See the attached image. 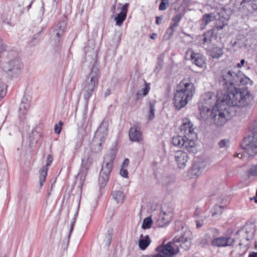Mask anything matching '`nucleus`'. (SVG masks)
Here are the masks:
<instances>
[{
  "mask_svg": "<svg viewBox=\"0 0 257 257\" xmlns=\"http://www.w3.org/2000/svg\"><path fill=\"white\" fill-rule=\"evenodd\" d=\"M215 231V229H212L209 230V232L207 233L201 239L200 242L203 244H208L209 243L212 245V241L214 238L213 233Z\"/></svg>",
  "mask_w": 257,
  "mask_h": 257,
  "instance_id": "bb28decb",
  "label": "nucleus"
},
{
  "mask_svg": "<svg viewBox=\"0 0 257 257\" xmlns=\"http://www.w3.org/2000/svg\"><path fill=\"white\" fill-rule=\"evenodd\" d=\"M213 35V32L212 31H208L206 33H205L203 36L202 43V44L204 45L206 44H209L212 41V38Z\"/></svg>",
  "mask_w": 257,
  "mask_h": 257,
  "instance_id": "c756f323",
  "label": "nucleus"
},
{
  "mask_svg": "<svg viewBox=\"0 0 257 257\" xmlns=\"http://www.w3.org/2000/svg\"><path fill=\"white\" fill-rule=\"evenodd\" d=\"M128 7V4H125L121 7V11L120 13L124 14L126 15Z\"/></svg>",
  "mask_w": 257,
  "mask_h": 257,
  "instance_id": "a18cd8bd",
  "label": "nucleus"
},
{
  "mask_svg": "<svg viewBox=\"0 0 257 257\" xmlns=\"http://www.w3.org/2000/svg\"><path fill=\"white\" fill-rule=\"evenodd\" d=\"M216 97L213 95L212 92H208L205 93L202 96L203 104L200 106V112L202 114L205 112L210 111V108L214 103L219 102V100L216 101Z\"/></svg>",
  "mask_w": 257,
  "mask_h": 257,
  "instance_id": "ddd939ff",
  "label": "nucleus"
},
{
  "mask_svg": "<svg viewBox=\"0 0 257 257\" xmlns=\"http://www.w3.org/2000/svg\"><path fill=\"white\" fill-rule=\"evenodd\" d=\"M190 57L192 60L193 63H194L196 66L200 68H203L205 65V63L204 58L200 54L192 52Z\"/></svg>",
  "mask_w": 257,
  "mask_h": 257,
  "instance_id": "4be33fe9",
  "label": "nucleus"
},
{
  "mask_svg": "<svg viewBox=\"0 0 257 257\" xmlns=\"http://www.w3.org/2000/svg\"><path fill=\"white\" fill-rule=\"evenodd\" d=\"M227 142V141L225 140H221L219 143V147L221 148L224 147L226 146Z\"/></svg>",
  "mask_w": 257,
  "mask_h": 257,
  "instance_id": "09e8293b",
  "label": "nucleus"
},
{
  "mask_svg": "<svg viewBox=\"0 0 257 257\" xmlns=\"http://www.w3.org/2000/svg\"><path fill=\"white\" fill-rule=\"evenodd\" d=\"M53 160V158L52 155H49L47 158V164L43 167V168L40 171V176H39V184L40 187H42L43 185L44 182L45 181V179L47 176V172L48 167L51 165Z\"/></svg>",
  "mask_w": 257,
  "mask_h": 257,
  "instance_id": "dca6fc26",
  "label": "nucleus"
},
{
  "mask_svg": "<svg viewBox=\"0 0 257 257\" xmlns=\"http://www.w3.org/2000/svg\"><path fill=\"white\" fill-rule=\"evenodd\" d=\"M251 80L239 70L235 71L230 68L221 70L220 85L223 89V102L229 105H238L245 107L252 100L249 91L246 88H236L240 85L251 84Z\"/></svg>",
  "mask_w": 257,
  "mask_h": 257,
  "instance_id": "f257e3e1",
  "label": "nucleus"
},
{
  "mask_svg": "<svg viewBox=\"0 0 257 257\" xmlns=\"http://www.w3.org/2000/svg\"><path fill=\"white\" fill-rule=\"evenodd\" d=\"M54 1L56 3H57L59 1V0H54Z\"/></svg>",
  "mask_w": 257,
  "mask_h": 257,
  "instance_id": "338daca9",
  "label": "nucleus"
},
{
  "mask_svg": "<svg viewBox=\"0 0 257 257\" xmlns=\"http://www.w3.org/2000/svg\"><path fill=\"white\" fill-rule=\"evenodd\" d=\"M40 38V34L38 33L33 36V37L32 39L31 42H30V44L31 45H35V41L36 40H38Z\"/></svg>",
  "mask_w": 257,
  "mask_h": 257,
  "instance_id": "37998d69",
  "label": "nucleus"
},
{
  "mask_svg": "<svg viewBox=\"0 0 257 257\" xmlns=\"http://www.w3.org/2000/svg\"><path fill=\"white\" fill-rule=\"evenodd\" d=\"M30 103L28 100V98L24 96L20 104L19 116L20 119H23L25 118V115L30 108Z\"/></svg>",
  "mask_w": 257,
  "mask_h": 257,
  "instance_id": "a211bd4d",
  "label": "nucleus"
},
{
  "mask_svg": "<svg viewBox=\"0 0 257 257\" xmlns=\"http://www.w3.org/2000/svg\"><path fill=\"white\" fill-rule=\"evenodd\" d=\"M176 161L180 168H183L186 166L188 160V155L183 151H178L175 156Z\"/></svg>",
  "mask_w": 257,
  "mask_h": 257,
  "instance_id": "6ab92c4d",
  "label": "nucleus"
},
{
  "mask_svg": "<svg viewBox=\"0 0 257 257\" xmlns=\"http://www.w3.org/2000/svg\"><path fill=\"white\" fill-rule=\"evenodd\" d=\"M250 200H253L254 202L255 203H257V197H256V195H255V196H254L252 198H250Z\"/></svg>",
  "mask_w": 257,
  "mask_h": 257,
  "instance_id": "bf43d9fd",
  "label": "nucleus"
},
{
  "mask_svg": "<svg viewBox=\"0 0 257 257\" xmlns=\"http://www.w3.org/2000/svg\"><path fill=\"white\" fill-rule=\"evenodd\" d=\"M246 69H250V66L249 65V64L247 63H246V65H245L244 66Z\"/></svg>",
  "mask_w": 257,
  "mask_h": 257,
  "instance_id": "052dcab7",
  "label": "nucleus"
},
{
  "mask_svg": "<svg viewBox=\"0 0 257 257\" xmlns=\"http://www.w3.org/2000/svg\"><path fill=\"white\" fill-rule=\"evenodd\" d=\"M162 68V65L161 64H158L156 67V69L155 70V71H158V72L161 70Z\"/></svg>",
  "mask_w": 257,
  "mask_h": 257,
  "instance_id": "6e6d98bb",
  "label": "nucleus"
},
{
  "mask_svg": "<svg viewBox=\"0 0 257 257\" xmlns=\"http://www.w3.org/2000/svg\"><path fill=\"white\" fill-rule=\"evenodd\" d=\"M145 86L140 91L137 92L136 94L137 100H139L141 96H145L148 93L150 90V84L147 83L145 81Z\"/></svg>",
  "mask_w": 257,
  "mask_h": 257,
  "instance_id": "7c9ffc66",
  "label": "nucleus"
},
{
  "mask_svg": "<svg viewBox=\"0 0 257 257\" xmlns=\"http://www.w3.org/2000/svg\"><path fill=\"white\" fill-rule=\"evenodd\" d=\"M153 223V220L150 217H147L144 219L143 222L142 227L143 229H146L151 227Z\"/></svg>",
  "mask_w": 257,
  "mask_h": 257,
  "instance_id": "473e14b6",
  "label": "nucleus"
},
{
  "mask_svg": "<svg viewBox=\"0 0 257 257\" xmlns=\"http://www.w3.org/2000/svg\"><path fill=\"white\" fill-rule=\"evenodd\" d=\"M234 243V239L230 237H215L212 241V246L214 247H225L232 246Z\"/></svg>",
  "mask_w": 257,
  "mask_h": 257,
  "instance_id": "2eb2a0df",
  "label": "nucleus"
},
{
  "mask_svg": "<svg viewBox=\"0 0 257 257\" xmlns=\"http://www.w3.org/2000/svg\"><path fill=\"white\" fill-rule=\"evenodd\" d=\"M6 50V46L4 45L3 41L0 39V55L3 53Z\"/></svg>",
  "mask_w": 257,
  "mask_h": 257,
  "instance_id": "49530a36",
  "label": "nucleus"
},
{
  "mask_svg": "<svg viewBox=\"0 0 257 257\" xmlns=\"http://www.w3.org/2000/svg\"><path fill=\"white\" fill-rule=\"evenodd\" d=\"M180 227L181 228L182 232L186 230V233L179 237L175 236L172 241L166 244H163L158 246L155 250L156 253L142 255L141 257H172L180 252L181 249L184 250L188 249L191 245L190 238L185 235L186 234L189 233V231H187V227H184L180 221H176L175 229L179 231Z\"/></svg>",
  "mask_w": 257,
  "mask_h": 257,
  "instance_id": "f03ea898",
  "label": "nucleus"
},
{
  "mask_svg": "<svg viewBox=\"0 0 257 257\" xmlns=\"http://www.w3.org/2000/svg\"><path fill=\"white\" fill-rule=\"evenodd\" d=\"M156 102L151 101L149 103V106L148 107V111L147 113V118L148 120H151L155 117V112L156 110L155 107Z\"/></svg>",
  "mask_w": 257,
  "mask_h": 257,
  "instance_id": "cd10ccee",
  "label": "nucleus"
},
{
  "mask_svg": "<svg viewBox=\"0 0 257 257\" xmlns=\"http://www.w3.org/2000/svg\"><path fill=\"white\" fill-rule=\"evenodd\" d=\"M156 36H157V34H156V33H152V34L150 35V38H151V39L154 40V39H155V38H156Z\"/></svg>",
  "mask_w": 257,
  "mask_h": 257,
  "instance_id": "13d9d810",
  "label": "nucleus"
},
{
  "mask_svg": "<svg viewBox=\"0 0 257 257\" xmlns=\"http://www.w3.org/2000/svg\"><path fill=\"white\" fill-rule=\"evenodd\" d=\"M110 89H107L105 93H104V97H106L107 96H108L109 95H110Z\"/></svg>",
  "mask_w": 257,
  "mask_h": 257,
  "instance_id": "603ef678",
  "label": "nucleus"
},
{
  "mask_svg": "<svg viewBox=\"0 0 257 257\" xmlns=\"http://www.w3.org/2000/svg\"><path fill=\"white\" fill-rule=\"evenodd\" d=\"M241 147L248 156L254 157L257 155V133H252L251 135L244 138Z\"/></svg>",
  "mask_w": 257,
  "mask_h": 257,
  "instance_id": "1a4fd4ad",
  "label": "nucleus"
},
{
  "mask_svg": "<svg viewBox=\"0 0 257 257\" xmlns=\"http://www.w3.org/2000/svg\"><path fill=\"white\" fill-rule=\"evenodd\" d=\"M129 137L132 142H140L143 140L142 134L136 126L132 127L129 131Z\"/></svg>",
  "mask_w": 257,
  "mask_h": 257,
  "instance_id": "aec40b11",
  "label": "nucleus"
},
{
  "mask_svg": "<svg viewBox=\"0 0 257 257\" xmlns=\"http://www.w3.org/2000/svg\"><path fill=\"white\" fill-rule=\"evenodd\" d=\"M130 161L128 159L124 160L123 163L121 165V167L123 168H126L129 164Z\"/></svg>",
  "mask_w": 257,
  "mask_h": 257,
  "instance_id": "de8ad7c7",
  "label": "nucleus"
},
{
  "mask_svg": "<svg viewBox=\"0 0 257 257\" xmlns=\"http://www.w3.org/2000/svg\"><path fill=\"white\" fill-rule=\"evenodd\" d=\"M66 27V24L64 21L59 22L53 28L52 35L58 39L63 34Z\"/></svg>",
  "mask_w": 257,
  "mask_h": 257,
  "instance_id": "412c9836",
  "label": "nucleus"
},
{
  "mask_svg": "<svg viewBox=\"0 0 257 257\" xmlns=\"http://www.w3.org/2000/svg\"><path fill=\"white\" fill-rule=\"evenodd\" d=\"M173 213L171 212L162 211L157 219V223L159 227H163L168 224L172 220Z\"/></svg>",
  "mask_w": 257,
  "mask_h": 257,
  "instance_id": "f3484780",
  "label": "nucleus"
},
{
  "mask_svg": "<svg viewBox=\"0 0 257 257\" xmlns=\"http://www.w3.org/2000/svg\"><path fill=\"white\" fill-rule=\"evenodd\" d=\"M120 175L124 177L127 178L128 177V171L126 168H121L120 170Z\"/></svg>",
  "mask_w": 257,
  "mask_h": 257,
  "instance_id": "a19ab883",
  "label": "nucleus"
},
{
  "mask_svg": "<svg viewBox=\"0 0 257 257\" xmlns=\"http://www.w3.org/2000/svg\"><path fill=\"white\" fill-rule=\"evenodd\" d=\"M120 41H121L120 34L119 33H115L114 35L113 39H112L113 46L116 48L118 47V46L120 42Z\"/></svg>",
  "mask_w": 257,
  "mask_h": 257,
  "instance_id": "c9c22d12",
  "label": "nucleus"
},
{
  "mask_svg": "<svg viewBox=\"0 0 257 257\" xmlns=\"http://www.w3.org/2000/svg\"><path fill=\"white\" fill-rule=\"evenodd\" d=\"M84 118H86V112H85V113H84Z\"/></svg>",
  "mask_w": 257,
  "mask_h": 257,
  "instance_id": "69168bd1",
  "label": "nucleus"
},
{
  "mask_svg": "<svg viewBox=\"0 0 257 257\" xmlns=\"http://www.w3.org/2000/svg\"><path fill=\"white\" fill-rule=\"evenodd\" d=\"M252 238V234H251L250 236L247 235V236H246L244 238V240H245L246 241H248L250 239H251Z\"/></svg>",
  "mask_w": 257,
  "mask_h": 257,
  "instance_id": "4d7b16f0",
  "label": "nucleus"
},
{
  "mask_svg": "<svg viewBox=\"0 0 257 257\" xmlns=\"http://www.w3.org/2000/svg\"><path fill=\"white\" fill-rule=\"evenodd\" d=\"M255 195H256V197H257V189H256Z\"/></svg>",
  "mask_w": 257,
  "mask_h": 257,
  "instance_id": "774afa93",
  "label": "nucleus"
},
{
  "mask_svg": "<svg viewBox=\"0 0 257 257\" xmlns=\"http://www.w3.org/2000/svg\"><path fill=\"white\" fill-rule=\"evenodd\" d=\"M248 257H257V252H252L249 253Z\"/></svg>",
  "mask_w": 257,
  "mask_h": 257,
  "instance_id": "864d4df0",
  "label": "nucleus"
},
{
  "mask_svg": "<svg viewBox=\"0 0 257 257\" xmlns=\"http://www.w3.org/2000/svg\"><path fill=\"white\" fill-rule=\"evenodd\" d=\"M178 26V24H175L174 23H173L170 26L166 33V35H168V38L172 37Z\"/></svg>",
  "mask_w": 257,
  "mask_h": 257,
  "instance_id": "f704fd0d",
  "label": "nucleus"
},
{
  "mask_svg": "<svg viewBox=\"0 0 257 257\" xmlns=\"http://www.w3.org/2000/svg\"><path fill=\"white\" fill-rule=\"evenodd\" d=\"M255 247L256 249H257V241H256L255 243Z\"/></svg>",
  "mask_w": 257,
  "mask_h": 257,
  "instance_id": "0e129e2a",
  "label": "nucleus"
},
{
  "mask_svg": "<svg viewBox=\"0 0 257 257\" xmlns=\"http://www.w3.org/2000/svg\"><path fill=\"white\" fill-rule=\"evenodd\" d=\"M204 165L202 163H195L191 170L192 176H199L204 170Z\"/></svg>",
  "mask_w": 257,
  "mask_h": 257,
  "instance_id": "a878e982",
  "label": "nucleus"
},
{
  "mask_svg": "<svg viewBox=\"0 0 257 257\" xmlns=\"http://www.w3.org/2000/svg\"><path fill=\"white\" fill-rule=\"evenodd\" d=\"M115 159L114 153L112 151L109 154L104 157V160L102 166L100 174L109 176L112 168V163Z\"/></svg>",
  "mask_w": 257,
  "mask_h": 257,
  "instance_id": "4468645a",
  "label": "nucleus"
},
{
  "mask_svg": "<svg viewBox=\"0 0 257 257\" xmlns=\"http://www.w3.org/2000/svg\"><path fill=\"white\" fill-rule=\"evenodd\" d=\"M240 241H241V242H240L239 243V245H242V244H243V243H245V242H244V239H241V240H240Z\"/></svg>",
  "mask_w": 257,
  "mask_h": 257,
  "instance_id": "680f3d73",
  "label": "nucleus"
},
{
  "mask_svg": "<svg viewBox=\"0 0 257 257\" xmlns=\"http://www.w3.org/2000/svg\"><path fill=\"white\" fill-rule=\"evenodd\" d=\"M223 200L224 199L222 198L218 199V203L220 204V205L216 204L214 206L212 210V214L213 216L220 215L222 214L223 209L225 206V204L223 202Z\"/></svg>",
  "mask_w": 257,
  "mask_h": 257,
  "instance_id": "393cba45",
  "label": "nucleus"
},
{
  "mask_svg": "<svg viewBox=\"0 0 257 257\" xmlns=\"http://www.w3.org/2000/svg\"><path fill=\"white\" fill-rule=\"evenodd\" d=\"M181 20V16L180 14H178L176 15L172 19L173 21V23L175 24H178L179 25V23Z\"/></svg>",
  "mask_w": 257,
  "mask_h": 257,
  "instance_id": "79ce46f5",
  "label": "nucleus"
},
{
  "mask_svg": "<svg viewBox=\"0 0 257 257\" xmlns=\"http://www.w3.org/2000/svg\"><path fill=\"white\" fill-rule=\"evenodd\" d=\"M201 213V210L199 208H197L194 211V215L197 217H199Z\"/></svg>",
  "mask_w": 257,
  "mask_h": 257,
  "instance_id": "8fccbe9b",
  "label": "nucleus"
},
{
  "mask_svg": "<svg viewBox=\"0 0 257 257\" xmlns=\"http://www.w3.org/2000/svg\"><path fill=\"white\" fill-rule=\"evenodd\" d=\"M151 240L148 235L143 236V234L140 235L139 240V246L141 250H145L150 244Z\"/></svg>",
  "mask_w": 257,
  "mask_h": 257,
  "instance_id": "b1692460",
  "label": "nucleus"
},
{
  "mask_svg": "<svg viewBox=\"0 0 257 257\" xmlns=\"http://www.w3.org/2000/svg\"><path fill=\"white\" fill-rule=\"evenodd\" d=\"M78 215V212H77L75 214H74V217L73 218V220L71 222V226H70V230H69V235H68V239L70 238V236H71V233L73 230V228H74V224L76 222V218H77V216Z\"/></svg>",
  "mask_w": 257,
  "mask_h": 257,
  "instance_id": "4c0bfd02",
  "label": "nucleus"
},
{
  "mask_svg": "<svg viewBox=\"0 0 257 257\" xmlns=\"http://www.w3.org/2000/svg\"><path fill=\"white\" fill-rule=\"evenodd\" d=\"M115 5H113L112 7H111V10L112 11H114V10H115Z\"/></svg>",
  "mask_w": 257,
  "mask_h": 257,
  "instance_id": "e2e57ef3",
  "label": "nucleus"
},
{
  "mask_svg": "<svg viewBox=\"0 0 257 257\" xmlns=\"http://www.w3.org/2000/svg\"><path fill=\"white\" fill-rule=\"evenodd\" d=\"M196 227H197V228H200L202 226V225H203L202 222H201L199 220H196Z\"/></svg>",
  "mask_w": 257,
  "mask_h": 257,
  "instance_id": "3c124183",
  "label": "nucleus"
},
{
  "mask_svg": "<svg viewBox=\"0 0 257 257\" xmlns=\"http://www.w3.org/2000/svg\"><path fill=\"white\" fill-rule=\"evenodd\" d=\"M63 124V122L60 121L58 123L56 124L54 126V130L56 134H59L61 131V126Z\"/></svg>",
  "mask_w": 257,
  "mask_h": 257,
  "instance_id": "ea45409f",
  "label": "nucleus"
},
{
  "mask_svg": "<svg viewBox=\"0 0 257 257\" xmlns=\"http://www.w3.org/2000/svg\"><path fill=\"white\" fill-rule=\"evenodd\" d=\"M107 123L102 121L95 132L92 143V150L95 153L99 152L102 149V145L105 142L107 134Z\"/></svg>",
  "mask_w": 257,
  "mask_h": 257,
  "instance_id": "6e6552de",
  "label": "nucleus"
},
{
  "mask_svg": "<svg viewBox=\"0 0 257 257\" xmlns=\"http://www.w3.org/2000/svg\"><path fill=\"white\" fill-rule=\"evenodd\" d=\"M113 234V230L112 229H109L107 231V235L106 236L107 241L106 243V245L109 246L112 240V235Z\"/></svg>",
  "mask_w": 257,
  "mask_h": 257,
  "instance_id": "58836bf2",
  "label": "nucleus"
},
{
  "mask_svg": "<svg viewBox=\"0 0 257 257\" xmlns=\"http://www.w3.org/2000/svg\"><path fill=\"white\" fill-rule=\"evenodd\" d=\"M257 176V164L253 166L248 170V177Z\"/></svg>",
  "mask_w": 257,
  "mask_h": 257,
  "instance_id": "e433bc0d",
  "label": "nucleus"
},
{
  "mask_svg": "<svg viewBox=\"0 0 257 257\" xmlns=\"http://www.w3.org/2000/svg\"><path fill=\"white\" fill-rule=\"evenodd\" d=\"M126 17V15L125 14L119 13L115 18L116 24L118 26L121 25L123 22L125 20Z\"/></svg>",
  "mask_w": 257,
  "mask_h": 257,
  "instance_id": "72a5a7b5",
  "label": "nucleus"
},
{
  "mask_svg": "<svg viewBox=\"0 0 257 257\" xmlns=\"http://www.w3.org/2000/svg\"><path fill=\"white\" fill-rule=\"evenodd\" d=\"M210 54L213 58H219L223 54V51L221 48L213 47L210 50Z\"/></svg>",
  "mask_w": 257,
  "mask_h": 257,
  "instance_id": "c85d7f7f",
  "label": "nucleus"
},
{
  "mask_svg": "<svg viewBox=\"0 0 257 257\" xmlns=\"http://www.w3.org/2000/svg\"><path fill=\"white\" fill-rule=\"evenodd\" d=\"M111 196L113 199L117 204H122L126 198L124 193L120 190L112 191Z\"/></svg>",
  "mask_w": 257,
  "mask_h": 257,
  "instance_id": "5701e85b",
  "label": "nucleus"
},
{
  "mask_svg": "<svg viewBox=\"0 0 257 257\" xmlns=\"http://www.w3.org/2000/svg\"><path fill=\"white\" fill-rule=\"evenodd\" d=\"M97 54L94 49L89 51L87 49L85 50V61L90 63H93L89 76L83 83V95L86 103L92 96L95 88L98 84V72L99 71L98 65L96 62Z\"/></svg>",
  "mask_w": 257,
  "mask_h": 257,
  "instance_id": "20e7f679",
  "label": "nucleus"
},
{
  "mask_svg": "<svg viewBox=\"0 0 257 257\" xmlns=\"http://www.w3.org/2000/svg\"><path fill=\"white\" fill-rule=\"evenodd\" d=\"M180 85L183 87L178 89L174 94V104L176 108L180 110L191 100L195 92L194 85L192 82L181 83Z\"/></svg>",
  "mask_w": 257,
  "mask_h": 257,
  "instance_id": "39448f33",
  "label": "nucleus"
},
{
  "mask_svg": "<svg viewBox=\"0 0 257 257\" xmlns=\"http://www.w3.org/2000/svg\"><path fill=\"white\" fill-rule=\"evenodd\" d=\"M246 63H247V62H246L244 59H242L240 60L239 63H238L236 64V67L238 68H241L242 67L245 66V65H246Z\"/></svg>",
  "mask_w": 257,
  "mask_h": 257,
  "instance_id": "c03bdc74",
  "label": "nucleus"
},
{
  "mask_svg": "<svg viewBox=\"0 0 257 257\" xmlns=\"http://www.w3.org/2000/svg\"><path fill=\"white\" fill-rule=\"evenodd\" d=\"M3 68L6 72H12L14 74H18L21 72L23 68V63L19 58H16L3 64Z\"/></svg>",
  "mask_w": 257,
  "mask_h": 257,
  "instance_id": "f8f14e48",
  "label": "nucleus"
},
{
  "mask_svg": "<svg viewBox=\"0 0 257 257\" xmlns=\"http://www.w3.org/2000/svg\"><path fill=\"white\" fill-rule=\"evenodd\" d=\"M238 11L244 16H249L257 13V0H242Z\"/></svg>",
  "mask_w": 257,
  "mask_h": 257,
  "instance_id": "9b49d317",
  "label": "nucleus"
},
{
  "mask_svg": "<svg viewBox=\"0 0 257 257\" xmlns=\"http://www.w3.org/2000/svg\"><path fill=\"white\" fill-rule=\"evenodd\" d=\"M193 126L190 119L183 118L179 135L172 138L173 145L184 148L189 152H194L195 150V139L197 135Z\"/></svg>",
  "mask_w": 257,
  "mask_h": 257,
  "instance_id": "7ed1b4c3",
  "label": "nucleus"
},
{
  "mask_svg": "<svg viewBox=\"0 0 257 257\" xmlns=\"http://www.w3.org/2000/svg\"><path fill=\"white\" fill-rule=\"evenodd\" d=\"M109 176L106 175H102L101 174H99L98 183L100 188H103L105 186L106 182L109 179Z\"/></svg>",
  "mask_w": 257,
  "mask_h": 257,
  "instance_id": "2f4dec72",
  "label": "nucleus"
},
{
  "mask_svg": "<svg viewBox=\"0 0 257 257\" xmlns=\"http://www.w3.org/2000/svg\"><path fill=\"white\" fill-rule=\"evenodd\" d=\"M162 20L161 18H160V17H156V23L157 25H159L161 23V22L160 21Z\"/></svg>",
  "mask_w": 257,
  "mask_h": 257,
  "instance_id": "5fc2aeb1",
  "label": "nucleus"
},
{
  "mask_svg": "<svg viewBox=\"0 0 257 257\" xmlns=\"http://www.w3.org/2000/svg\"><path fill=\"white\" fill-rule=\"evenodd\" d=\"M216 15L213 13L205 14L203 15L200 28L204 29L205 27L210 22L216 20V27L218 30H221L227 25L229 15L226 12V10L224 7L218 8L216 11Z\"/></svg>",
  "mask_w": 257,
  "mask_h": 257,
  "instance_id": "423d86ee",
  "label": "nucleus"
},
{
  "mask_svg": "<svg viewBox=\"0 0 257 257\" xmlns=\"http://www.w3.org/2000/svg\"><path fill=\"white\" fill-rule=\"evenodd\" d=\"M92 163V158L90 155L88 154L84 156L81 160V166L80 172L78 174V177H79V187L82 188L85 181V177L87 175V171Z\"/></svg>",
  "mask_w": 257,
  "mask_h": 257,
  "instance_id": "9d476101",
  "label": "nucleus"
},
{
  "mask_svg": "<svg viewBox=\"0 0 257 257\" xmlns=\"http://www.w3.org/2000/svg\"><path fill=\"white\" fill-rule=\"evenodd\" d=\"M223 98L220 100V103L218 102L213 106L210 113V118L214 123L217 126H222L226 121L225 113L227 112V107L231 106L227 104L226 102H223ZM233 106L234 105H232Z\"/></svg>",
  "mask_w": 257,
  "mask_h": 257,
  "instance_id": "0eeeda50",
  "label": "nucleus"
}]
</instances>
